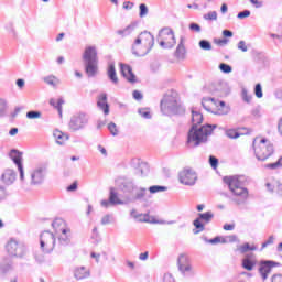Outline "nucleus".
<instances>
[{"label": "nucleus", "instance_id": "nucleus-1", "mask_svg": "<svg viewBox=\"0 0 282 282\" xmlns=\"http://www.w3.org/2000/svg\"><path fill=\"white\" fill-rule=\"evenodd\" d=\"M202 122H204V116L200 112L192 110V128L187 134V144L192 149L199 147V144H206L208 142V135H213V131L217 129V124L199 127Z\"/></svg>", "mask_w": 282, "mask_h": 282}, {"label": "nucleus", "instance_id": "nucleus-2", "mask_svg": "<svg viewBox=\"0 0 282 282\" xmlns=\"http://www.w3.org/2000/svg\"><path fill=\"white\" fill-rule=\"evenodd\" d=\"M223 182L227 184L230 193L232 194L231 202H234V204L241 206V204H246V202H248L250 192H248V188L243 187L241 176H225Z\"/></svg>", "mask_w": 282, "mask_h": 282}, {"label": "nucleus", "instance_id": "nucleus-3", "mask_svg": "<svg viewBox=\"0 0 282 282\" xmlns=\"http://www.w3.org/2000/svg\"><path fill=\"white\" fill-rule=\"evenodd\" d=\"M161 111L163 116H184V106L175 94H166L161 100Z\"/></svg>", "mask_w": 282, "mask_h": 282}, {"label": "nucleus", "instance_id": "nucleus-4", "mask_svg": "<svg viewBox=\"0 0 282 282\" xmlns=\"http://www.w3.org/2000/svg\"><path fill=\"white\" fill-rule=\"evenodd\" d=\"M82 58L88 78H94L98 74V50L96 46H87Z\"/></svg>", "mask_w": 282, "mask_h": 282}, {"label": "nucleus", "instance_id": "nucleus-5", "mask_svg": "<svg viewBox=\"0 0 282 282\" xmlns=\"http://www.w3.org/2000/svg\"><path fill=\"white\" fill-rule=\"evenodd\" d=\"M252 147L253 153L259 162H265V160L274 155V144L265 138L259 140V137H256Z\"/></svg>", "mask_w": 282, "mask_h": 282}, {"label": "nucleus", "instance_id": "nucleus-6", "mask_svg": "<svg viewBox=\"0 0 282 282\" xmlns=\"http://www.w3.org/2000/svg\"><path fill=\"white\" fill-rule=\"evenodd\" d=\"M122 193L132 195L128 198V202H142L147 197V188L138 187L133 181H126L122 183ZM134 193V195H133Z\"/></svg>", "mask_w": 282, "mask_h": 282}, {"label": "nucleus", "instance_id": "nucleus-7", "mask_svg": "<svg viewBox=\"0 0 282 282\" xmlns=\"http://www.w3.org/2000/svg\"><path fill=\"white\" fill-rule=\"evenodd\" d=\"M47 177V164L35 166L29 172L30 186H41Z\"/></svg>", "mask_w": 282, "mask_h": 282}, {"label": "nucleus", "instance_id": "nucleus-8", "mask_svg": "<svg viewBox=\"0 0 282 282\" xmlns=\"http://www.w3.org/2000/svg\"><path fill=\"white\" fill-rule=\"evenodd\" d=\"M40 248L42 252H46V254L53 252L54 248H56V236L50 230L43 231L40 236Z\"/></svg>", "mask_w": 282, "mask_h": 282}, {"label": "nucleus", "instance_id": "nucleus-9", "mask_svg": "<svg viewBox=\"0 0 282 282\" xmlns=\"http://www.w3.org/2000/svg\"><path fill=\"white\" fill-rule=\"evenodd\" d=\"M87 124H89V116L85 112H78L70 118L68 128L76 133V131H83Z\"/></svg>", "mask_w": 282, "mask_h": 282}, {"label": "nucleus", "instance_id": "nucleus-10", "mask_svg": "<svg viewBox=\"0 0 282 282\" xmlns=\"http://www.w3.org/2000/svg\"><path fill=\"white\" fill-rule=\"evenodd\" d=\"M159 40L160 46L163 47V50H171L175 47V43H177L175 40V33L169 28L162 29L159 32Z\"/></svg>", "mask_w": 282, "mask_h": 282}, {"label": "nucleus", "instance_id": "nucleus-11", "mask_svg": "<svg viewBox=\"0 0 282 282\" xmlns=\"http://www.w3.org/2000/svg\"><path fill=\"white\" fill-rule=\"evenodd\" d=\"M215 219V214L213 212L199 213L198 217L193 221V226L196 228L194 235H199L206 230V225L210 224Z\"/></svg>", "mask_w": 282, "mask_h": 282}, {"label": "nucleus", "instance_id": "nucleus-12", "mask_svg": "<svg viewBox=\"0 0 282 282\" xmlns=\"http://www.w3.org/2000/svg\"><path fill=\"white\" fill-rule=\"evenodd\" d=\"M6 248L8 254L11 257H18L19 259H23V257H25V252H28L25 245L18 242L17 240H10Z\"/></svg>", "mask_w": 282, "mask_h": 282}, {"label": "nucleus", "instance_id": "nucleus-13", "mask_svg": "<svg viewBox=\"0 0 282 282\" xmlns=\"http://www.w3.org/2000/svg\"><path fill=\"white\" fill-rule=\"evenodd\" d=\"M9 158L18 166V171L20 173V181L22 182V184H25V172L23 170V153H21L19 150L13 149L10 151Z\"/></svg>", "mask_w": 282, "mask_h": 282}, {"label": "nucleus", "instance_id": "nucleus-14", "mask_svg": "<svg viewBox=\"0 0 282 282\" xmlns=\"http://www.w3.org/2000/svg\"><path fill=\"white\" fill-rule=\"evenodd\" d=\"M135 44L143 45V47H145V52H151V50H153V45H155V37L151 32L144 31L135 39Z\"/></svg>", "mask_w": 282, "mask_h": 282}, {"label": "nucleus", "instance_id": "nucleus-15", "mask_svg": "<svg viewBox=\"0 0 282 282\" xmlns=\"http://www.w3.org/2000/svg\"><path fill=\"white\" fill-rule=\"evenodd\" d=\"M178 180L185 186H194L197 182V173L192 169H185L178 173Z\"/></svg>", "mask_w": 282, "mask_h": 282}, {"label": "nucleus", "instance_id": "nucleus-16", "mask_svg": "<svg viewBox=\"0 0 282 282\" xmlns=\"http://www.w3.org/2000/svg\"><path fill=\"white\" fill-rule=\"evenodd\" d=\"M272 268H281V263L273 260H264L260 263L259 274L262 281L268 280V274L272 272Z\"/></svg>", "mask_w": 282, "mask_h": 282}, {"label": "nucleus", "instance_id": "nucleus-17", "mask_svg": "<svg viewBox=\"0 0 282 282\" xmlns=\"http://www.w3.org/2000/svg\"><path fill=\"white\" fill-rule=\"evenodd\" d=\"M131 165L135 170V175H140L141 177H144V175H149V164L140 162V160L138 159H133Z\"/></svg>", "mask_w": 282, "mask_h": 282}, {"label": "nucleus", "instance_id": "nucleus-18", "mask_svg": "<svg viewBox=\"0 0 282 282\" xmlns=\"http://www.w3.org/2000/svg\"><path fill=\"white\" fill-rule=\"evenodd\" d=\"M120 69L123 78H126L128 83H138V79H135V74H133V68H131L130 65L120 63Z\"/></svg>", "mask_w": 282, "mask_h": 282}, {"label": "nucleus", "instance_id": "nucleus-19", "mask_svg": "<svg viewBox=\"0 0 282 282\" xmlns=\"http://www.w3.org/2000/svg\"><path fill=\"white\" fill-rule=\"evenodd\" d=\"M52 227L55 230V235H61V232H72L69 228H67V225L65 224V220L63 218H56L52 223Z\"/></svg>", "mask_w": 282, "mask_h": 282}, {"label": "nucleus", "instance_id": "nucleus-20", "mask_svg": "<svg viewBox=\"0 0 282 282\" xmlns=\"http://www.w3.org/2000/svg\"><path fill=\"white\" fill-rule=\"evenodd\" d=\"M1 181L7 186H11V184H14V182H17V172H14V170L7 169L1 175Z\"/></svg>", "mask_w": 282, "mask_h": 282}, {"label": "nucleus", "instance_id": "nucleus-21", "mask_svg": "<svg viewBox=\"0 0 282 282\" xmlns=\"http://www.w3.org/2000/svg\"><path fill=\"white\" fill-rule=\"evenodd\" d=\"M56 236H57V241H56L57 248H63L65 246H69V243L72 242V231L70 232H59V234H56Z\"/></svg>", "mask_w": 282, "mask_h": 282}, {"label": "nucleus", "instance_id": "nucleus-22", "mask_svg": "<svg viewBox=\"0 0 282 282\" xmlns=\"http://www.w3.org/2000/svg\"><path fill=\"white\" fill-rule=\"evenodd\" d=\"M178 263V270L186 276V274H193V268L191 264H185L186 263V257L184 254H181L177 259Z\"/></svg>", "mask_w": 282, "mask_h": 282}, {"label": "nucleus", "instance_id": "nucleus-23", "mask_svg": "<svg viewBox=\"0 0 282 282\" xmlns=\"http://www.w3.org/2000/svg\"><path fill=\"white\" fill-rule=\"evenodd\" d=\"M265 187L268 188L269 193H275V195L282 197V183H280L279 181L273 180L271 182H268L265 184Z\"/></svg>", "mask_w": 282, "mask_h": 282}, {"label": "nucleus", "instance_id": "nucleus-24", "mask_svg": "<svg viewBox=\"0 0 282 282\" xmlns=\"http://www.w3.org/2000/svg\"><path fill=\"white\" fill-rule=\"evenodd\" d=\"M97 107L104 111L105 116H109V104H107V94H101L98 97Z\"/></svg>", "mask_w": 282, "mask_h": 282}, {"label": "nucleus", "instance_id": "nucleus-25", "mask_svg": "<svg viewBox=\"0 0 282 282\" xmlns=\"http://www.w3.org/2000/svg\"><path fill=\"white\" fill-rule=\"evenodd\" d=\"M89 274L90 273H89L88 269L85 267H77L74 270V278L77 281H83V279H89Z\"/></svg>", "mask_w": 282, "mask_h": 282}, {"label": "nucleus", "instance_id": "nucleus-26", "mask_svg": "<svg viewBox=\"0 0 282 282\" xmlns=\"http://www.w3.org/2000/svg\"><path fill=\"white\" fill-rule=\"evenodd\" d=\"M135 32V24H129L124 29H119L116 31V34L121 39H127V36H131Z\"/></svg>", "mask_w": 282, "mask_h": 282}, {"label": "nucleus", "instance_id": "nucleus-27", "mask_svg": "<svg viewBox=\"0 0 282 282\" xmlns=\"http://www.w3.org/2000/svg\"><path fill=\"white\" fill-rule=\"evenodd\" d=\"M109 203L112 206H121L124 204V202L120 200V197H118V192H116L115 187H110L109 189Z\"/></svg>", "mask_w": 282, "mask_h": 282}, {"label": "nucleus", "instance_id": "nucleus-28", "mask_svg": "<svg viewBox=\"0 0 282 282\" xmlns=\"http://www.w3.org/2000/svg\"><path fill=\"white\" fill-rule=\"evenodd\" d=\"M108 78L111 80L113 85H118L119 79H118V74L116 73V64L115 63H109L108 65Z\"/></svg>", "mask_w": 282, "mask_h": 282}, {"label": "nucleus", "instance_id": "nucleus-29", "mask_svg": "<svg viewBox=\"0 0 282 282\" xmlns=\"http://www.w3.org/2000/svg\"><path fill=\"white\" fill-rule=\"evenodd\" d=\"M175 56L180 61H184V58L186 56V47L184 46V37H181V40H180V43L175 51Z\"/></svg>", "mask_w": 282, "mask_h": 282}, {"label": "nucleus", "instance_id": "nucleus-30", "mask_svg": "<svg viewBox=\"0 0 282 282\" xmlns=\"http://www.w3.org/2000/svg\"><path fill=\"white\" fill-rule=\"evenodd\" d=\"M132 54L134 56H147V54H149V52H147V47L142 44H137L135 40L134 43L132 45Z\"/></svg>", "mask_w": 282, "mask_h": 282}, {"label": "nucleus", "instance_id": "nucleus-31", "mask_svg": "<svg viewBox=\"0 0 282 282\" xmlns=\"http://www.w3.org/2000/svg\"><path fill=\"white\" fill-rule=\"evenodd\" d=\"M57 144L63 145L67 140H69V134L63 133L62 131L57 130L53 133Z\"/></svg>", "mask_w": 282, "mask_h": 282}, {"label": "nucleus", "instance_id": "nucleus-32", "mask_svg": "<svg viewBox=\"0 0 282 282\" xmlns=\"http://www.w3.org/2000/svg\"><path fill=\"white\" fill-rule=\"evenodd\" d=\"M50 105L57 109L59 116H63V105H65V100H63V98H59L57 101L56 99H51Z\"/></svg>", "mask_w": 282, "mask_h": 282}, {"label": "nucleus", "instance_id": "nucleus-33", "mask_svg": "<svg viewBox=\"0 0 282 282\" xmlns=\"http://www.w3.org/2000/svg\"><path fill=\"white\" fill-rule=\"evenodd\" d=\"M0 270L2 274H8V272L12 271V260L4 259L0 264Z\"/></svg>", "mask_w": 282, "mask_h": 282}, {"label": "nucleus", "instance_id": "nucleus-34", "mask_svg": "<svg viewBox=\"0 0 282 282\" xmlns=\"http://www.w3.org/2000/svg\"><path fill=\"white\" fill-rule=\"evenodd\" d=\"M257 250V246L254 245H250L248 242H246L245 245L238 247V252L240 254H246V252H254Z\"/></svg>", "mask_w": 282, "mask_h": 282}, {"label": "nucleus", "instance_id": "nucleus-35", "mask_svg": "<svg viewBox=\"0 0 282 282\" xmlns=\"http://www.w3.org/2000/svg\"><path fill=\"white\" fill-rule=\"evenodd\" d=\"M254 265H257V263L254 261L250 260V258L248 256L245 259H242V268L245 270L252 272V270H254Z\"/></svg>", "mask_w": 282, "mask_h": 282}, {"label": "nucleus", "instance_id": "nucleus-36", "mask_svg": "<svg viewBox=\"0 0 282 282\" xmlns=\"http://www.w3.org/2000/svg\"><path fill=\"white\" fill-rule=\"evenodd\" d=\"M220 108L215 111V116H228L230 113V108L226 106L225 101H219Z\"/></svg>", "mask_w": 282, "mask_h": 282}, {"label": "nucleus", "instance_id": "nucleus-37", "mask_svg": "<svg viewBox=\"0 0 282 282\" xmlns=\"http://www.w3.org/2000/svg\"><path fill=\"white\" fill-rule=\"evenodd\" d=\"M208 102H214V105H216L215 98L207 97V98H203V100H202V105H203L204 110L214 113L213 110L210 109V106H208Z\"/></svg>", "mask_w": 282, "mask_h": 282}, {"label": "nucleus", "instance_id": "nucleus-38", "mask_svg": "<svg viewBox=\"0 0 282 282\" xmlns=\"http://www.w3.org/2000/svg\"><path fill=\"white\" fill-rule=\"evenodd\" d=\"M200 50H204L205 52H210L213 50V44L208 40H200L198 43Z\"/></svg>", "mask_w": 282, "mask_h": 282}, {"label": "nucleus", "instance_id": "nucleus-39", "mask_svg": "<svg viewBox=\"0 0 282 282\" xmlns=\"http://www.w3.org/2000/svg\"><path fill=\"white\" fill-rule=\"evenodd\" d=\"M225 133H226L227 138H230V140H237V138H239L241 135V133H239L235 129H228V130H226Z\"/></svg>", "mask_w": 282, "mask_h": 282}, {"label": "nucleus", "instance_id": "nucleus-40", "mask_svg": "<svg viewBox=\"0 0 282 282\" xmlns=\"http://www.w3.org/2000/svg\"><path fill=\"white\" fill-rule=\"evenodd\" d=\"M42 113L41 111H36V110H31L26 112V118L29 120H37L39 118H41Z\"/></svg>", "mask_w": 282, "mask_h": 282}, {"label": "nucleus", "instance_id": "nucleus-41", "mask_svg": "<svg viewBox=\"0 0 282 282\" xmlns=\"http://www.w3.org/2000/svg\"><path fill=\"white\" fill-rule=\"evenodd\" d=\"M149 191L150 193L155 194V193H162L164 191H169V187L162 186V185H154V186H151Z\"/></svg>", "mask_w": 282, "mask_h": 282}, {"label": "nucleus", "instance_id": "nucleus-42", "mask_svg": "<svg viewBox=\"0 0 282 282\" xmlns=\"http://www.w3.org/2000/svg\"><path fill=\"white\" fill-rule=\"evenodd\" d=\"M281 161H282V156H280L275 163L265 164L264 169H271L272 171H274L276 169H281V166H282Z\"/></svg>", "mask_w": 282, "mask_h": 282}, {"label": "nucleus", "instance_id": "nucleus-43", "mask_svg": "<svg viewBox=\"0 0 282 282\" xmlns=\"http://www.w3.org/2000/svg\"><path fill=\"white\" fill-rule=\"evenodd\" d=\"M138 113L141 116V118H144L145 120H151V111H149L148 108H140L138 110Z\"/></svg>", "mask_w": 282, "mask_h": 282}, {"label": "nucleus", "instance_id": "nucleus-44", "mask_svg": "<svg viewBox=\"0 0 282 282\" xmlns=\"http://www.w3.org/2000/svg\"><path fill=\"white\" fill-rule=\"evenodd\" d=\"M34 259L39 264L45 263V254H43V251H35Z\"/></svg>", "mask_w": 282, "mask_h": 282}, {"label": "nucleus", "instance_id": "nucleus-45", "mask_svg": "<svg viewBox=\"0 0 282 282\" xmlns=\"http://www.w3.org/2000/svg\"><path fill=\"white\" fill-rule=\"evenodd\" d=\"M6 109H8V101L3 98H0V118L6 116Z\"/></svg>", "mask_w": 282, "mask_h": 282}, {"label": "nucleus", "instance_id": "nucleus-46", "mask_svg": "<svg viewBox=\"0 0 282 282\" xmlns=\"http://www.w3.org/2000/svg\"><path fill=\"white\" fill-rule=\"evenodd\" d=\"M205 21H217V11H210L203 15Z\"/></svg>", "mask_w": 282, "mask_h": 282}, {"label": "nucleus", "instance_id": "nucleus-47", "mask_svg": "<svg viewBox=\"0 0 282 282\" xmlns=\"http://www.w3.org/2000/svg\"><path fill=\"white\" fill-rule=\"evenodd\" d=\"M219 69H220V72H223V74H230V72H232V66L228 65L226 63H221L219 65Z\"/></svg>", "mask_w": 282, "mask_h": 282}, {"label": "nucleus", "instance_id": "nucleus-48", "mask_svg": "<svg viewBox=\"0 0 282 282\" xmlns=\"http://www.w3.org/2000/svg\"><path fill=\"white\" fill-rule=\"evenodd\" d=\"M139 10H140L139 15L141 17V19L149 14V8L144 3H141L139 6Z\"/></svg>", "mask_w": 282, "mask_h": 282}, {"label": "nucleus", "instance_id": "nucleus-49", "mask_svg": "<svg viewBox=\"0 0 282 282\" xmlns=\"http://www.w3.org/2000/svg\"><path fill=\"white\" fill-rule=\"evenodd\" d=\"M134 219L137 221L149 223V214H138L137 216H134Z\"/></svg>", "mask_w": 282, "mask_h": 282}, {"label": "nucleus", "instance_id": "nucleus-50", "mask_svg": "<svg viewBox=\"0 0 282 282\" xmlns=\"http://www.w3.org/2000/svg\"><path fill=\"white\" fill-rule=\"evenodd\" d=\"M209 164L212 166V169H217V166H219V159L216 156L210 155L209 156Z\"/></svg>", "mask_w": 282, "mask_h": 282}, {"label": "nucleus", "instance_id": "nucleus-51", "mask_svg": "<svg viewBox=\"0 0 282 282\" xmlns=\"http://www.w3.org/2000/svg\"><path fill=\"white\" fill-rule=\"evenodd\" d=\"M254 94L258 98H263V88L261 87V84L256 85Z\"/></svg>", "mask_w": 282, "mask_h": 282}, {"label": "nucleus", "instance_id": "nucleus-52", "mask_svg": "<svg viewBox=\"0 0 282 282\" xmlns=\"http://www.w3.org/2000/svg\"><path fill=\"white\" fill-rule=\"evenodd\" d=\"M214 43L216 45H219L220 47H224V45H228L229 40L228 39H214Z\"/></svg>", "mask_w": 282, "mask_h": 282}, {"label": "nucleus", "instance_id": "nucleus-53", "mask_svg": "<svg viewBox=\"0 0 282 282\" xmlns=\"http://www.w3.org/2000/svg\"><path fill=\"white\" fill-rule=\"evenodd\" d=\"M204 241L206 243H212L213 246H215V243H221V238L219 236H217L213 239L204 238Z\"/></svg>", "mask_w": 282, "mask_h": 282}, {"label": "nucleus", "instance_id": "nucleus-54", "mask_svg": "<svg viewBox=\"0 0 282 282\" xmlns=\"http://www.w3.org/2000/svg\"><path fill=\"white\" fill-rule=\"evenodd\" d=\"M108 130L110 131L111 135H118V128H117L116 123L110 122L108 124Z\"/></svg>", "mask_w": 282, "mask_h": 282}, {"label": "nucleus", "instance_id": "nucleus-55", "mask_svg": "<svg viewBox=\"0 0 282 282\" xmlns=\"http://www.w3.org/2000/svg\"><path fill=\"white\" fill-rule=\"evenodd\" d=\"M274 243V236H270L267 241L262 243V247L260 250H263L264 248H268V246H272Z\"/></svg>", "mask_w": 282, "mask_h": 282}, {"label": "nucleus", "instance_id": "nucleus-56", "mask_svg": "<svg viewBox=\"0 0 282 282\" xmlns=\"http://www.w3.org/2000/svg\"><path fill=\"white\" fill-rule=\"evenodd\" d=\"M250 14V10H243L237 14V19H248Z\"/></svg>", "mask_w": 282, "mask_h": 282}, {"label": "nucleus", "instance_id": "nucleus-57", "mask_svg": "<svg viewBox=\"0 0 282 282\" xmlns=\"http://www.w3.org/2000/svg\"><path fill=\"white\" fill-rule=\"evenodd\" d=\"M107 224H111V215L109 214L101 218V226H107Z\"/></svg>", "mask_w": 282, "mask_h": 282}, {"label": "nucleus", "instance_id": "nucleus-58", "mask_svg": "<svg viewBox=\"0 0 282 282\" xmlns=\"http://www.w3.org/2000/svg\"><path fill=\"white\" fill-rule=\"evenodd\" d=\"M238 50H240V52H248V46L246 45V41H240L238 42Z\"/></svg>", "mask_w": 282, "mask_h": 282}, {"label": "nucleus", "instance_id": "nucleus-59", "mask_svg": "<svg viewBox=\"0 0 282 282\" xmlns=\"http://www.w3.org/2000/svg\"><path fill=\"white\" fill-rule=\"evenodd\" d=\"M242 98H243L245 102H250L252 100V95H248V90L243 89Z\"/></svg>", "mask_w": 282, "mask_h": 282}, {"label": "nucleus", "instance_id": "nucleus-60", "mask_svg": "<svg viewBox=\"0 0 282 282\" xmlns=\"http://www.w3.org/2000/svg\"><path fill=\"white\" fill-rule=\"evenodd\" d=\"M189 30H192L193 32H202V26H199V24L197 23H191L189 24Z\"/></svg>", "mask_w": 282, "mask_h": 282}, {"label": "nucleus", "instance_id": "nucleus-61", "mask_svg": "<svg viewBox=\"0 0 282 282\" xmlns=\"http://www.w3.org/2000/svg\"><path fill=\"white\" fill-rule=\"evenodd\" d=\"M54 80H56V77L55 76H48V77H45L44 78V83H46V85H56L55 83H54Z\"/></svg>", "mask_w": 282, "mask_h": 282}, {"label": "nucleus", "instance_id": "nucleus-62", "mask_svg": "<svg viewBox=\"0 0 282 282\" xmlns=\"http://www.w3.org/2000/svg\"><path fill=\"white\" fill-rule=\"evenodd\" d=\"M163 282H175V278L171 273H166L163 278Z\"/></svg>", "mask_w": 282, "mask_h": 282}, {"label": "nucleus", "instance_id": "nucleus-63", "mask_svg": "<svg viewBox=\"0 0 282 282\" xmlns=\"http://www.w3.org/2000/svg\"><path fill=\"white\" fill-rule=\"evenodd\" d=\"M134 3L131 1L123 2V10H133Z\"/></svg>", "mask_w": 282, "mask_h": 282}, {"label": "nucleus", "instance_id": "nucleus-64", "mask_svg": "<svg viewBox=\"0 0 282 282\" xmlns=\"http://www.w3.org/2000/svg\"><path fill=\"white\" fill-rule=\"evenodd\" d=\"M271 282H282V274H274L271 278Z\"/></svg>", "mask_w": 282, "mask_h": 282}]
</instances>
